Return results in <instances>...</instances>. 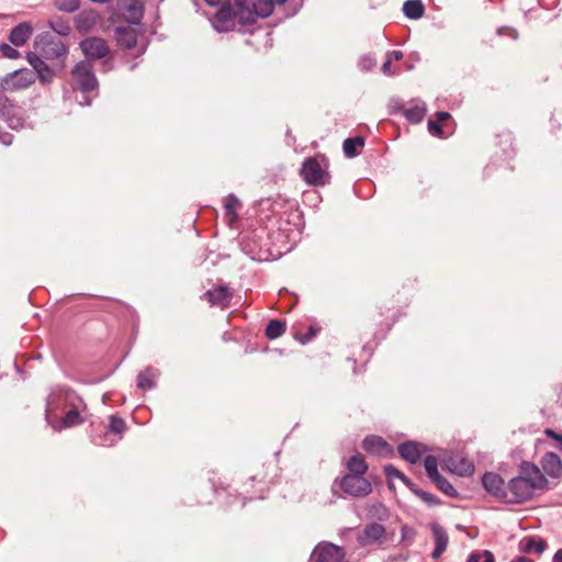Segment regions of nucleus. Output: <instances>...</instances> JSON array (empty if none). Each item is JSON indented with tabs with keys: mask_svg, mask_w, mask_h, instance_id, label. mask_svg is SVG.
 Masks as SVG:
<instances>
[{
	"mask_svg": "<svg viewBox=\"0 0 562 562\" xmlns=\"http://www.w3.org/2000/svg\"><path fill=\"white\" fill-rule=\"evenodd\" d=\"M510 562H533V561L526 557L520 555V557H516Z\"/></svg>",
	"mask_w": 562,
	"mask_h": 562,
	"instance_id": "60",
	"label": "nucleus"
},
{
	"mask_svg": "<svg viewBox=\"0 0 562 562\" xmlns=\"http://www.w3.org/2000/svg\"><path fill=\"white\" fill-rule=\"evenodd\" d=\"M34 52L42 59L56 63V68L63 70L68 55V46L60 40H56L49 32L37 34L33 41Z\"/></svg>",
	"mask_w": 562,
	"mask_h": 562,
	"instance_id": "3",
	"label": "nucleus"
},
{
	"mask_svg": "<svg viewBox=\"0 0 562 562\" xmlns=\"http://www.w3.org/2000/svg\"><path fill=\"white\" fill-rule=\"evenodd\" d=\"M63 403L69 409H87L88 406L83 398L69 387H60L58 391L50 393L46 398L45 416L50 424V409L57 403Z\"/></svg>",
	"mask_w": 562,
	"mask_h": 562,
	"instance_id": "8",
	"label": "nucleus"
},
{
	"mask_svg": "<svg viewBox=\"0 0 562 562\" xmlns=\"http://www.w3.org/2000/svg\"><path fill=\"white\" fill-rule=\"evenodd\" d=\"M366 139L362 136L348 137L342 143V151L347 158H355L360 155L364 147Z\"/></svg>",
	"mask_w": 562,
	"mask_h": 562,
	"instance_id": "30",
	"label": "nucleus"
},
{
	"mask_svg": "<svg viewBox=\"0 0 562 562\" xmlns=\"http://www.w3.org/2000/svg\"><path fill=\"white\" fill-rule=\"evenodd\" d=\"M0 52L4 57L10 59H16L20 57V52L14 48L12 44L1 43Z\"/></svg>",
	"mask_w": 562,
	"mask_h": 562,
	"instance_id": "45",
	"label": "nucleus"
},
{
	"mask_svg": "<svg viewBox=\"0 0 562 562\" xmlns=\"http://www.w3.org/2000/svg\"><path fill=\"white\" fill-rule=\"evenodd\" d=\"M386 58H390L391 61L393 59L401 60L403 58V53L401 50H391V52H387Z\"/></svg>",
	"mask_w": 562,
	"mask_h": 562,
	"instance_id": "55",
	"label": "nucleus"
},
{
	"mask_svg": "<svg viewBox=\"0 0 562 562\" xmlns=\"http://www.w3.org/2000/svg\"><path fill=\"white\" fill-rule=\"evenodd\" d=\"M403 116L412 124H418L422 122V108L414 105L412 108H405L403 110Z\"/></svg>",
	"mask_w": 562,
	"mask_h": 562,
	"instance_id": "43",
	"label": "nucleus"
},
{
	"mask_svg": "<svg viewBox=\"0 0 562 562\" xmlns=\"http://www.w3.org/2000/svg\"><path fill=\"white\" fill-rule=\"evenodd\" d=\"M497 34L498 35H506L513 40H517L518 38V31L514 27H510V26H501L497 29Z\"/></svg>",
	"mask_w": 562,
	"mask_h": 562,
	"instance_id": "48",
	"label": "nucleus"
},
{
	"mask_svg": "<svg viewBox=\"0 0 562 562\" xmlns=\"http://www.w3.org/2000/svg\"><path fill=\"white\" fill-rule=\"evenodd\" d=\"M71 87L81 92L78 103L82 106H90L92 100L99 94V81L93 65L88 60L78 61L70 71Z\"/></svg>",
	"mask_w": 562,
	"mask_h": 562,
	"instance_id": "2",
	"label": "nucleus"
},
{
	"mask_svg": "<svg viewBox=\"0 0 562 562\" xmlns=\"http://www.w3.org/2000/svg\"><path fill=\"white\" fill-rule=\"evenodd\" d=\"M101 15L94 9L82 10L74 19L75 27L79 34L85 35L90 33L94 26L100 22Z\"/></svg>",
	"mask_w": 562,
	"mask_h": 562,
	"instance_id": "20",
	"label": "nucleus"
},
{
	"mask_svg": "<svg viewBox=\"0 0 562 562\" xmlns=\"http://www.w3.org/2000/svg\"><path fill=\"white\" fill-rule=\"evenodd\" d=\"M115 40L117 45L125 49H132L136 46L137 34L135 29L130 25H122L115 27Z\"/></svg>",
	"mask_w": 562,
	"mask_h": 562,
	"instance_id": "24",
	"label": "nucleus"
},
{
	"mask_svg": "<svg viewBox=\"0 0 562 562\" xmlns=\"http://www.w3.org/2000/svg\"><path fill=\"white\" fill-rule=\"evenodd\" d=\"M262 236L256 232L246 234L241 238V246L246 254L255 260H266L268 258V250H263L262 246L258 243Z\"/></svg>",
	"mask_w": 562,
	"mask_h": 562,
	"instance_id": "19",
	"label": "nucleus"
},
{
	"mask_svg": "<svg viewBox=\"0 0 562 562\" xmlns=\"http://www.w3.org/2000/svg\"><path fill=\"white\" fill-rule=\"evenodd\" d=\"M385 536V528L379 522H371L366 525L362 532L358 536V542L360 546H369L375 542H380Z\"/></svg>",
	"mask_w": 562,
	"mask_h": 562,
	"instance_id": "21",
	"label": "nucleus"
},
{
	"mask_svg": "<svg viewBox=\"0 0 562 562\" xmlns=\"http://www.w3.org/2000/svg\"><path fill=\"white\" fill-rule=\"evenodd\" d=\"M547 547V542L542 538L536 536H527L519 543L520 552L526 554L532 552L541 554L546 551Z\"/></svg>",
	"mask_w": 562,
	"mask_h": 562,
	"instance_id": "26",
	"label": "nucleus"
},
{
	"mask_svg": "<svg viewBox=\"0 0 562 562\" xmlns=\"http://www.w3.org/2000/svg\"><path fill=\"white\" fill-rule=\"evenodd\" d=\"M498 137L503 138L504 139V143L505 144H508V147L512 151H514V147H513V134L510 132H504L503 134L498 135Z\"/></svg>",
	"mask_w": 562,
	"mask_h": 562,
	"instance_id": "52",
	"label": "nucleus"
},
{
	"mask_svg": "<svg viewBox=\"0 0 562 562\" xmlns=\"http://www.w3.org/2000/svg\"><path fill=\"white\" fill-rule=\"evenodd\" d=\"M549 488V482L538 465L522 461L517 475L508 480L509 505L522 504L535 496L536 491Z\"/></svg>",
	"mask_w": 562,
	"mask_h": 562,
	"instance_id": "1",
	"label": "nucleus"
},
{
	"mask_svg": "<svg viewBox=\"0 0 562 562\" xmlns=\"http://www.w3.org/2000/svg\"><path fill=\"white\" fill-rule=\"evenodd\" d=\"M325 162L326 159L323 158ZM300 176L306 184L311 187H325L330 183L331 176L328 171V165L323 166L317 157H307L303 160Z\"/></svg>",
	"mask_w": 562,
	"mask_h": 562,
	"instance_id": "5",
	"label": "nucleus"
},
{
	"mask_svg": "<svg viewBox=\"0 0 562 562\" xmlns=\"http://www.w3.org/2000/svg\"><path fill=\"white\" fill-rule=\"evenodd\" d=\"M372 507L375 509L376 514L382 513L383 515H386L387 510H386L385 506H383L382 504L379 503L376 505H373Z\"/></svg>",
	"mask_w": 562,
	"mask_h": 562,
	"instance_id": "58",
	"label": "nucleus"
},
{
	"mask_svg": "<svg viewBox=\"0 0 562 562\" xmlns=\"http://www.w3.org/2000/svg\"><path fill=\"white\" fill-rule=\"evenodd\" d=\"M552 562H562V548L553 554Z\"/></svg>",
	"mask_w": 562,
	"mask_h": 562,
	"instance_id": "59",
	"label": "nucleus"
},
{
	"mask_svg": "<svg viewBox=\"0 0 562 562\" xmlns=\"http://www.w3.org/2000/svg\"><path fill=\"white\" fill-rule=\"evenodd\" d=\"M473 471V463L463 457H457V465H453V468H451V472L457 473L460 476L471 475Z\"/></svg>",
	"mask_w": 562,
	"mask_h": 562,
	"instance_id": "39",
	"label": "nucleus"
},
{
	"mask_svg": "<svg viewBox=\"0 0 562 562\" xmlns=\"http://www.w3.org/2000/svg\"><path fill=\"white\" fill-rule=\"evenodd\" d=\"M387 487H389L390 490H393V488H394V484H393L392 480H387Z\"/></svg>",
	"mask_w": 562,
	"mask_h": 562,
	"instance_id": "63",
	"label": "nucleus"
},
{
	"mask_svg": "<svg viewBox=\"0 0 562 562\" xmlns=\"http://www.w3.org/2000/svg\"><path fill=\"white\" fill-rule=\"evenodd\" d=\"M541 467L543 472L553 477L559 479L562 476V461L560 457L554 452H547L541 458Z\"/></svg>",
	"mask_w": 562,
	"mask_h": 562,
	"instance_id": "23",
	"label": "nucleus"
},
{
	"mask_svg": "<svg viewBox=\"0 0 562 562\" xmlns=\"http://www.w3.org/2000/svg\"><path fill=\"white\" fill-rule=\"evenodd\" d=\"M128 427L123 417L119 414H111L109 416V424L103 429L91 431V441L100 447H113L124 437Z\"/></svg>",
	"mask_w": 562,
	"mask_h": 562,
	"instance_id": "4",
	"label": "nucleus"
},
{
	"mask_svg": "<svg viewBox=\"0 0 562 562\" xmlns=\"http://www.w3.org/2000/svg\"><path fill=\"white\" fill-rule=\"evenodd\" d=\"M340 488L345 494L355 498H364L372 493V484L364 476L345 474L334 481L333 490Z\"/></svg>",
	"mask_w": 562,
	"mask_h": 562,
	"instance_id": "6",
	"label": "nucleus"
},
{
	"mask_svg": "<svg viewBox=\"0 0 562 562\" xmlns=\"http://www.w3.org/2000/svg\"><path fill=\"white\" fill-rule=\"evenodd\" d=\"M258 18L255 14L252 9L235 11V24H238L240 27H249L257 23Z\"/></svg>",
	"mask_w": 562,
	"mask_h": 562,
	"instance_id": "35",
	"label": "nucleus"
},
{
	"mask_svg": "<svg viewBox=\"0 0 562 562\" xmlns=\"http://www.w3.org/2000/svg\"><path fill=\"white\" fill-rule=\"evenodd\" d=\"M136 385L138 389L143 391L151 390L155 387L156 383L154 381V374L150 369H146L140 371L137 374Z\"/></svg>",
	"mask_w": 562,
	"mask_h": 562,
	"instance_id": "37",
	"label": "nucleus"
},
{
	"mask_svg": "<svg viewBox=\"0 0 562 562\" xmlns=\"http://www.w3.org/2000/svg\"><path fill=\"white\" fill-rule=\"evenodd\" d=\"M403 13L409 19L422 18V0H407L403 4Z\"/></svg>",
	"mask_w": 562,
	"mask_h": 562,
	"instance_id": "38",
	"label": "nucleus"
},
{
	"mask_svg": "<svg viewBox=\"0 0 562 562\" xmlns=\"http://www.w3.org/2000/svg\"><path fill=\"white\" fill-rule=\"evenodd\" d=\"M209 5L215 7L221 3V0H204Z\"/></svg>",
	"mask_w": 562,
	"mask_h": 562,
	"instance_id": "61",
	"label": "nucleus"
},
{
	"mask_svg": "<svg viewBox=\"0 0 562 562\" xmlns=\"http://www.w3.org/2000/svg\"><path fill=\"white\" fill-rule=\"evenodd\" d=\"M384 474L387 480L400 479L407 487H409L416 495L422 497V488L415 487L413 481L406 476L403 472L396 469L393 464H386L384 467Z\"/></svg>",
	"mask_w": 562,
	"mask_h": 562,
	"instance_id": "31",
	"label": "nucleus"
},
{
	"mask_svg": "<svg viewBox=\"0 0 562 562\" xmlns=\"http://www.w3.org/2000/svg\"><path fill=\"white\" fill-rule=\"evenodd\" d=\"M546 434H547V436H549V437H551V438H553V439H555V440H558V441H561V439H562V435L557 434V432H555L554 430H552V429H547V430H546Z\"/></svg>",
	"mask_w": 562,
	"mask_h": 562,
	"instance_id": "56",
	"label": "nucleus"
},
{
	"mask_svg": "<svg viewBox=\"0 0 562 562\" xmlns=\"http://www.w3.org/2000/svg\"><path fill=\"white\" fill-rule=\"evenodd\" d=\"M90 1H91V2H94V3L104 4V3L110 2L111 0H90Z\"/></svg>",
	"mask_w": 562,
	"mask_h": 562,
	"instance_id": "62",
	"label": "nucleus"
},
{
	"mask_svg": "<svg viewBox=\"0 0 562 562\" xmlns=\"http://www.w3.org/2000/svg\"><path fill=\"white\" fill-rule=\"evenodd\" d=\"M274 4L273 0H254L252 10L258 19H265L271 15Z\"/></svg>",
	"mask_w": 562,
	"mask_h": 562,
	"instance_id": "34",
	"label": "nucleus"
},
{
	"mask_svg": "<svg viewBox=\"0 0 562 562\" xmlns=\"http://www.w3.org/2000/svg\"><path fill=\"white\" fill-rule=\"evenodd\" d=\"M241 206L240 201L234 194H228L225 198L224 202V211L225 215L231 216V222L235 221L237 217V210Z\"/></svg>",
	"mask_w": 562,
	"mask_h": 562,
	"instance_id": "40",
	"label": "nucleus"
},
{
	"mask_svg": "<svg viewBox=\"0 0 562 562\" xmlns=\"http://www.w3.org/2000/svg\"><path fill=\"white\" fill-rule=\"evenodd\" d=\"M359 66L361 67L362 70L368 71L375 66V61L370 56H363L359 61Z\"/></svg>",
	"mask_w": 562,
	"mask_h": 562,
	"instance_id": "49",
	"label": "nucleus"
},
{
	"mask_svg": "<svg viewBox=\"0 0 562 562\" xmlns=\"http://www.w3.org/2000/svg\"><path fill=\"white\" fill-rule=\"evenodd\" d=\"M562 128V122L554 114L551 115L549 121V131L551 134L557 135Z\"/></svg>",
	"mask_w": 562,
	"mask_h": 562,
	"instance_id": "47",
	"label": "nucleus"
},
{
	"mask_svg": "<svg viewBox=\"0 0 562 562\" xmlns=\"http://www.w3.org/2000/svg\"><path fill=\"white\" fill-rule=\"evenodd\" d=\"M456 124L449 112H437L435 119H429L427 130L431 136L448 138L454 133Z\"/></svg>",
	"mask_w": 562,
	"mask_h": 562,
	"instance_id": "13",
	"label": "nucleus"
},
{
	"mask_svg": "<svg viewBox=\"0 0 562 562\" xmlns=\"http://www.w3.org/2000/svg\"><path fill=\"white\" fill-rule=\"evenodd\" d=\"M36 80L34 70L29 68H20L7 74L1 79V88L3 91H18L29 88Z\"/></svg>",
	"mask_w": 562,
	"mask_h": 562,
	"instance_id": "11",
	"label": "nucleus"
},
{
	"mask_svg": "<svg viewBox=\"0 0 562 562\" xmlns=\"http://www.w3.org/2000/svg\"><path fill=\"white\" fill-rule=\"evenodd\" d=\"M484 490L497 501L509 505L508 481L495 472H485L481 479Z\"/></svg>",
	"mask_w": 562,
	"mask_h": 562,
	"instance_id": "12",
	"label": "nucleus"
},
{
	"mask_svg": "<svg viewBox=\"0 0 562 562\" xmlns=\"http://www.w3.org/2000/svg\"><path fill=\"white\" fill-rule=\"evenodd\" d=\"M453 465H457V457H450L448 460H446V467L448 468L449 471H451V468H453Z\"/></svg>",
	"mask_w": 562,
	"mask_h": 562,
	"instance_id": "57",
	"label": "nucleus"
},
{
	"mask_svg": "<svg viewBox=\"0 0 562 562\" xmlns=\"http://www.w3.org/2000/svg\"><path fill=\"white\" fill-rule=\"evenodd\" d=\"M397 452L403 460L412 464H415L422 456V452L418 449V443L415 441L402 442L397 447Z\"/></svg>",
	"mask_w": 562,
	"mask_h": 562,
	"instance_id": "28",
	"label": "nucleus"
},
{
	"mask_svg": "<svg viewBox=\"0 0 562 562\" xmlns=\"http://www.w3.org/2000/svg\"><path fill=\"white\" fill-rule=\"evenodd\" d=\"M233 290L225 284L216 285L207 290L201 300H205L211 306H218L222 310L227 308L231 305L233 299Z\"/></svg>",
	"mask_w": 562,
	"mask_h": 562,
	"instance_id": "17",
	"label": "nucleus"
},
{
	"mask_svg": "<svg viewBox=\"0 0 562 562\" xmlns=\"http://www.w3.org/2000/svg\"><path fill=\"white\" fill-rule=\"evenodd\" d=\"M467 562H495V558L490 550L474 551L468 557Z\"/></svg>",
	"mask_w": 562,
	"mask_h": 562,
	"instance_id": "42",
	"label": "nucleus"
},
{
	"mask_svg": "<svg viewBox=\"0 0 562 562\" xmlns=\"http://www.w3.org/2000/svg\"><path fill=\"white\" fill-rule=\"evenodd\" d=\"M54 4L58 11L74 13L80 8V0H55Z\"/></svg>",
	"mask_w": 562,
	"mask_h": 562,
	"instance_id": "41",
	"label": "nucleus"
},
{
	"mask_svg": "<svg viewBox=\"0 0 562 562\" xmlns=\"http://www.w3.org/2000/svg\"><path fill=\"white\" fill-rule=\"evenodd\" d=\"M0 117L12 130H19L24 126V111L8 98L3 90H0Z\"/></svg>",
	"mask_w": 562,
	"mask_h": 562,
	"instance_id": "9",
	"label": "nucleus"
},
{
	"mask_svg": "<svg viewBox=\"0 0 562 562\" xmlns=\"http://www.w3.org/2000/svg\"><path fill=\"white\" fill-rule=\"evenodd\" d=\"M0 142L3 145H11L13 142V135L10 133H0Z\"/></svg>",
	"mask_w": 562,
	"mask_h": 562,
	"instance_id": "54",
	"label": "nucleus"
},
{
	"mask_svg": "<svg viewBox=\"0 0 562 562\" xmlns=\"http://www.w3.org/2000/svg\"><path fill=\"white\" fill-rule=\"evenodd\" d=\"M424 503H427L430 506L438 505L440 501L431 493L424 491Z\"/></svg>",
	"mask_w": 562,
	"mask_h": 562,
	"instance_id": "51",
	"label": "nucleus"
},
{
	"mask_svg": "<svg viewBox=\"0 0 562 562\" xmlns=\"http://www.w3.org/2000/svg\"><path fill=\"white\" fill-rule=\"evenodd\" d=\"M424 470L426 471L431 482L440 492H442L445 495L451 498L459 497V492L457 491V488L445 476H442L439 473L436 457L426 456L424 458Z\"/></svg>",
	"mask_w": 562,
	"mask_h": 562,
	"instance_id": "10",
	"label": "nucleus"
},
{
	"mask_svg": "<svg viewBox=\"0 0 562 562\" xmlns=\"http://www.w3.org/2000/svg\"><path fill=\"white\" fill-rule=\"evenodd\" d=\"M33 26L30 22H21L15 25L9 33V42L15 46H23L32 36Z\"/></svg>",
	"mask_w": 562,
	"mask_h": 562,
	"instance_id": "22",
	"label": "nucleus"
},
{
	"mask_svg": "<svg viewBox=\"0 0 562 562\" xmlns=\"http://www.w3.org/2000/svg\"><path fill=\"white\" fill-rule=\"evenodd\" d=\"M119 5L130 13L128 18L133 24H138L143 19L144 9L137 0H119Z\"/></svg>",
	"mask_w": 562,
	"mask_h": 562,
	"instance_id": "29",
	"label": "nucleus"
},
{
	"mask_svg": "<svg viewBox=\"0 0 562 562\" xmlns=\"http://www.w3.org/2000/svg\"><path fill=\"white\" fill-rule=\"evenodd\" d=\"M345 557L346 552L344 548L331 542L319 543L312 552V558H314L316 562H342Z\"/></svg>",
	"mask_w": 562,
	"mask_h": 562,
	"instance_id": "16",
	"label": "nucleus"
},
{
	"mask_svg": "<svg viewBox=\"0 0 562 562\" xmlns=\"http://www.w3.org/2000/svg\"><path fill=\"white\" fill-rule=\"evenodd\" d=\"M346 468L348 470L347 474H355L360 476H363L368 471V464L363 457L359 453L353 454L348 459Z\"/></svg>",
	"mask_w": 562,
	"mask_h": 562,
	"instance_id": "32",
	"label": "nucleus"
},
{
	"mask_svg": "<svg viewBox=\"0 0 562 562\" xmlns=\"http://www.w3.org/2000/svg\"><path fill=\"white\" fill-rule=\"evenodd\" d=\"M212 24L217 32H229L235 26V11L229 2L223 3L215 13Z\"/></svg>",
	"mask_w": 562,
	"mask_h": 562,
	"instance_id": "18",
	"label": "nucleus"
},
{
	"mask_svg": "<svg viewBox=\"0 0 562 562\" xmlns=\"http://www.w3.org/2000/svg\"><path fill=\"white\" fill-rule=\"evenodd\" d=\"M391 63L392 61L390 60V58H386L385 61L382 65V71L386 76H392V75L395 74V71L392 70V68H391Z\"/></svg>",
	"mask_w": 562,
	"mask_h": 562,
	"instance_id": "53",
	"label": "nucleus"
},
{
	"mask_svg": "<svg viewBox=\"0 0 562 562\" xmlns=\"http://www.w3.org/2000/svg\"><path fill=\"white\" fill-rule=\"evenodd\" d=\"M286 1H288V0H273V2H274L276 4H283V3H285Z\"/></svg>",
	"mask_w": 562,
	"mask_h": 562,
	"instance_id": "64",
	"label": "nucleus"
},
{
	"mask_svg": "<svg viewBox=\"0 0 562 562\" xmlns=\"http://www.w3.org/2000/svg\"><path fill=\"white\" fill-rule=\"evenodd\" d=\"M85 59L89 63L97 60L110 61L113 59L111 48L108 41L100 36H88L79 43Z\"/></svg>",
	"mask_w": 562,
	"mask_h": 562,
	"instance_id": "7",
	"label": "nucleus"
},
{
	"mask_svg": "<svg viewBox=\"0 0 562 562\" xmlns=\"http://www.w3.org/2000/svg\"><path fill=\"white\" fill-rule=\"evenodd\" d=\"M319 331V328L315 325H311L306 333H299L296 331L293 337L295 340L301 342L302 345H306L310 342L314 337H316L317 333Z\"/></svg>",
	"mask_w": 562,
	"mask_h": 562,
	"instance_id": "44",
	"label": "nucleus"
},
{
	"mask_svg": "<svg viewBox=\"0 0 562 562\" xmlns=\"http://www.w3.org/2000/svg\"><path fill=\"white\" fill-rule=\"evenodd\" d=\"M387 109H389V113L391 115H395V114H400V113L403 115V110H405L404 105L397 99L391 100L387 104Z\"/></svg>",
	"mask_w": 562,
	"mask_h": 562,
	"instance_id": "46",
	"label": "nucleus"
},
{
	"mask_svg": "<svg viewBox=\"0 0 562 562\" xmlns=\"http://www.w3.org/2000/svg\"><path fill=\"white\" fill-rule=\"evenodd\" d=\"M25 58L32 66V70H34L36 78H38L41 83L46 85L54 80L56 71H58L56 64L54 66L47 65L45 59H42L37 53L33 52H27Z\"/></svg>",
	"mask_w": 562,
	"mask_h": 562,
	"instance_id": "14",
	"label": "nucleus"
},
{
	"mask_svg": "<svg viewBox=\"0 0 562 562\" xmlns=\"http://www.w3.org/2000/svg\"><path fill=\"white\" fill-rule=\"evenodd\" d=\"M48 26L60 36H68L71 32V27L68 21L61 16H54L48 20Z\"/></svg>",
	"mask_w": 562,
	"mask_h": 562,
	"instance_id": "36",
	"label": "nucleus"
},
{
	"mask_svg": "<svg viewBox=\"0 0 562 562\" xmlns=\"http://www.w3.org/2000/svg\"><path fill=\"white\" fill-rule=\"evenodd\" d=\"M86 409H68V412L63 416L58 426L53 425L55 430H61L66 428H72L85 423V418L81 413Z\"/></svg>",
	"mask_w": 562,
	"mask_h": 562,
	"instance_id": "27",
	"label": "nucleus"
},
{
	"mask_svg": "<svg viewBox=\"0 0 562 562\" xmlns=\"http://www.w3.org/2000/svg\"><path fill=\"white\" fill-rule=\"evenodd\" d=\"M286 324L284 321L273 318L266 326L265 335L268 339L273 340L281 337L285 333Z\"/></svg>",
	"mask_w": 562,
	"mask_h": 562,
	"instance_id": "33",
	"label": "nucleus"
},
{
	"mask_svg": "<svg viewBox=\"0 0 562 562\" xmlns=\"http://www.w3.org/2000/svg\"><path fill=\"white\" fill-rule=\"evenodd\" d=\"M362 449L370 453L382 458H392L395 450L384 438L376 435H368L362 441Z\"/></svg>",
	"mask_w": 562,
	"mask_h": 562,
	"instance_id": "15",
	"label": "nucleus"
},
{
	"mask_svg": "<svg viewBox=\"0 0 562 562\" xmlns=\"http://www.w3.org/2000/svg\"><path fill=\"white\" fill-rule=\"evenodd\" d=\"M430 528L435 540V550L431 553V558L438 559L447 549L449 536L439 524H431Z\"/></svg>",
	"mask_w": 562,
	"mask_h": 562,
	"instance_id": "25",
	"label": "nucleus"
},
{
	"mask_svg": "<svg viewBox=\"0 0 562 562\" xmlns=\"http://www.w3.org/2000/svg\"><path fill=\"white\" fill-rule=\"evenodd\" d=\"M252 1L254 0H235V8L234 11H243V10H249L252 9Z\"/></svg>",
	"mask_w": 562,
	"mask_h": 562,
	"instance_id": "50",
	"label": "nucleus"
}]
</instances>
